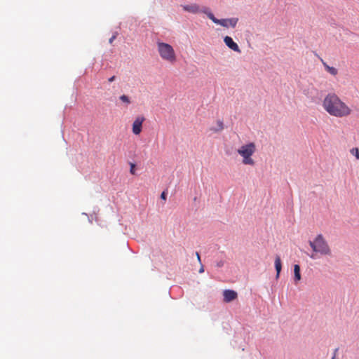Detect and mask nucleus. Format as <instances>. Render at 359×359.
Returning a JSON list of instances; mask_svg holds the SVG:
<instances>
[{
    "label": "nucleus",
    "mask_w": 359,
    "mask_h": 359,
    "mask_svg": "<svg viewBox=\"0 0 359 359\" xmlns=\"http://www.w3.org/2000/svg\"><path fill=\"white\" fill-rule=\"evenodd\" d=\"M324 109L331 116L337 118L347 117L352 109L335 93L327 94L323 102Z\"/></svg>",
    "instance_id": "f257e3e1"
},
{
    "label": "nucleus",
    "mask_w": 359,
    "mask_h": 359,
    "mask_svg": "<svg viewBox=\"0 0 359 359\" xmlns=\"http://www.w3.org/2000/svg\"><path fill=\"white\" fill-rule=\"evenodd\" d=\"M309 245L313 250V253L310 255L311 259H316L318 254L322 256H331V248L322 234H318L313 241H309Z\"/></svg>",
    "instance_id": "f03ea898"
},
{
    "label": "nucleus",
    "mask_w": 359,
    "mask_h": 359,
    "mask_svg": "<svg viewBox=\"0 0 359 359\" xmlns=\"http://www.w3.org/2000/svg\"><path fill=\"white\" fill-rule=\"evenodd\" d=\"M157 50L161 58L170 64H174L177 60V55L172 46L167 43L158 41Z\"/></svg>",
    "instance_id": "7ed1b4c3"
},
{
    "label": "nucleus",
    "mask_w": 359,
    "mask_h": 359,
    "mask_svg": "<svg viewBox=\"0 0 359 359\" xmlns=\"http://www.w3.org/2000/svg\"><path fill=\"white\" fill-rule=\"evenodd\" d=\"M256 151V145L254 142H250L242 145L238 150V154L243 158L242 163L244 165L253 166L255 164L252 156Z\"/></svg>",
    "instance_id": "20e7f679"
},
{
    "label": "nucleus",
    "mask_w": 359,
    "mask_h": 359,
    "mask_svg": "<svg viewBox=\"0 0 359 359\" xmlns=\"http://www.w3.org/2000/svg\"><path fill=\"white\" fill-rule=\"evenodd\" d=\"M208 18L210 20H211L214 23L219 25L226 28H228L229 27L234 28L238 22V18L217 19L215 17L212 12L208 13Z\"/></svg>",
    "instance_id": "39448f33"
},
{
    "label": "nucleus",
    "mask_w": 359,
    "mask_h": 359,
    "mask_svg": "<svg viewBox=\"0 0 359 359\" xmlns=\"http://www.w3.org/2000/svg\"><path fill=\"white\" fill-rule=\"evenodd\" d=\"M181 6L183 11L192 14L203 13L208 16V13L211 12L209 8L205 6L201 8L200 6L198 5L197 4L182 5Z\"/></svg>",
    "instance_id": "423d86ee"
},
{
    "label": "nucleus",
    "mask_w": 359,
    "mask_h": 359,
    "mask_svg": "<svg viewBox=\"0 0 359 359\" xmlns=\"http://www.w3.org/2000/svg\"><path fill=\"white\" fill-rule=\"evenodd\" d=\"M145 118L142 116L136 117L133 123L132 131L135 135H139L142 132V123Z\"/></svg>",
    "instance_id": "0eeeda50"
},
{
    "label": "nucleus",
    "mask_w": 359,
    "mask_h": 359,
    "mask_svg": "<svg viewBox=\"0 0 359 359\" xmlns=\"http://www.w3.org/2000/svg\"><path fill=\"white\" fill-rule=\"evenodd\" d=\"M224 302L229 303L238 297V294L236 291L232 290H225L223 292Z\"/></svg>",
    "instance_id": "6e6552de"
},
{
    "label": "nucleus",
    "mask_w": 359,
    "mask_h": 359,
    "mask_svg": "<svg viewBox=\"0 0 359 359\" xmlns=\"http://www.w3.org/2000/svg\"><path fill=\"white\" fill-rule=\"evenodd\" d=\"M224 42L226 46H228L230 49L233 50L235 52L241 53V49L238 44L233 41L231 37L229 36H226L224 38Z\"/></svg>",
    "instance_id": "1a4fd4ad"
},
{
    "label": "nucleus",
    "mask_w": 359,
    "mask_h": 359,
    "mask_svg": "<svg viewBox=\"0 0 359 359\" xmlns=\"http://www.w3.org/2000/svg\"><path fill=\"white\" fill-rule=\"evenodd\" d=\"M274 264H275V268H276V278H278L279 276H280V273L282 269V262H281L280 256H278V255L276 256Z\"/></svg>",
    "instance_id": "9d476101"
},
{
    "label": "nucleus",
    "mask_w": 359,
    "mask_h": 359,
    "mask_svg": "<svg viewBox=\"0 0 359 359\" xmlns=\"http://www.w3.org/2000/svg\"><path fill=\"white\" fill-rule=\"evenodd\" d=\"M294 280L295 283L297 284L302 278L300 273V266L298 264H295L294 266Z\"/></svg>",
    "instance_id": "9b49d317"
},
{
    "label": "nucleus",
    "mask_w": 359,
    "mask_h": 359,
    "mask_svg": "<svg viewBox=\"0 0 359 359\" xmlns=\"http://www.w3.org/2000/svg\"><path fill=\"white\" fill-rule=\"evenodd\" d=\"M323 63L326 71L328 72L330 74L336 76L338 74V70L335 67H330L324 62Z\"/></svg>",
    "instance_id": "f8f14e48"
},
{
    "label": "nucleus",
    "mask_w": 359,
    "mask_h": 359,
    "mask_svg": "<svg viewBox=\"0 0 359 359\" xmlns=\"http://www.w3.org/2000/svg\"><path fill=\"white\" fill-rule=\"evenodd\" d=\"M119 99L121 102L126 104L127 105L130 104V102H131L129 97L126 95H121Z\"/></svg>",
    "instance_id": "ddd939ff"
},
{
    "label": "nucleus",
    "mask_w": 359,
    "mask_h": 359,
    "mask_svg": "<svg viewBox=\"0 0 359 359\" xmlns=\"http://www.w3.org/2000/svg\"><path fill=\"white\" fill-rule=\"evenodd\" d=\"M218 128H211V130H213L215 132L221 131L224 128L223 122L222 121H217V122Z\"/></svg>",
    "instance_id": "4468645a"
},
{
    "label": "nucleus",
    "mask_w": 359,
    "mask_h": 359,
    "mask_svg": "<svg viewBox=\"0 0 359 359\" xmlns=\"http://www.w3.org/2000/svg\"><path fill=\"white\" fill-rule=\"evenodd\" d=\"M350 153L353 155L357 160L359 159V149L357 147L353 148L350 150Z\"/></svg>",
    "instance_id": "2eb2a0df"
},
{
    "label": "nucleus",
    "mask_w": 359,
    "mask_h": 359,
    "mask_svg": "<svg viewBox=\"0 0 359 359\" xmlns=\"http://www.w3.org/2000/svg\"><path fill=\"white\" fill-rule=\"evenodd\" d=\"M116 38V34H114L109 40V43H112L114 39Z\"/></svg>",
    "instance_id": "dca6fc26"
},
{
    "label": "nucleus",
    "mask_w": 359,
    "mask_h": 359,
    "mask_svg": "<svg viewBox=\"0 0 359 359\" xmlns=\"http://www.w3.org/2000/svg\"><path fill=\"white\" fill-rule=\"evenodd\" d=\"M130 172L131 174L135 175V165L133 163L131 164V168H130Z\"/></svg>",
    "instance_id": "f3484780"
},
{
    "label": "nucleus",
    "mask_w": 359,
    "mask_h": 359,
    "mask_svg": "<svg viewBox=\"0 0 359 359\" xmlns=\"http://www.w3.org/2000/svg\"><path fill=\"white\" fill-rule=\"evenodd\" d=\"M161 198L163 200H164V201H165V200H166V194H165V191H163V192H162V194H161Z\"/></svg>",
    "instance_id": "a211bd4d"
},
{
    "label": "nucleus",
    "mask_w": 359,
    "mask_h": 359,
    "mask_svg": "<svg viewBox=\"0 0 359 359\" xmlns=\"http://www.w3.org/2000/svg\"><path fill=\"white\" fill-rule=\"evenodd\" d=\"M116 79V76H112L111 77H110L109 79H108V81L109 82H113L114 81H115Z\"/></svg>",
    "instance_id": "6ab92c4d"
},
{
    "label": "nucleus",
    "mask_w": 359,
    "mask_h": 359,
    "mask_svg": "<svg viewBox=\"0 0 359 359\" xmlns=\"http://www.w3.org/2000/svg\"><path fill=\"white\" fill-rule=\"evenodd\" d=\"M196 259L201 263V257H200L199 253L198 252H196Z\"/></svg>",
    "instance_id": "aec40b11"
},
{
    "label": "nucleus",
    "mask_w": 359,
    "mask_h": 359,
    "mask_svg": "<svg viewBox=\"0 0 359 359\" xmlns=\"http://www.w3.org/2000/svg\"><path fill=\"white\" fill-rule=\"evenodd\" d=\"M337 351H338V348H336V349L334 350V356L332 357V359H335L336 353L337 352Z\"/></svg>",
    "instance_id": "412c9836"
},
{
    "label": "nucleus",
    "mask_w": 359,
    "mask_h": 359,
    "mask_svg": "<svg viewBox=\"0 0 359 359\" xmlns=\"http://www.w3.org/2000/svg\"><path fill=\"white\" fill-rule=\"evenodd\" d=\"M204 271V269H203V266H201L200 270H199V273H203Z\"/></svg>",
    "instance_id": "4be33fe9"
}]
</instances>
